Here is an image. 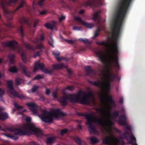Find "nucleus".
<instances>
[{
	"label": "nucleus",
	"instance_id": "obj_46",
	"mask_svg": "<svg viewBox=\"0 0 145 145\" xmlns=\"http://www.w3.org/2000/svg\"><path fill=\"white\" fill-rule=\"evenodd\" d=\"M2 60L0 59V62H1Z\"/></svg>",
	"mask_w": 145,
	"mask_h": 145
},
{
	"label": "nucleus",
	"instance_id": "obj_2",
	"mask_svg": "<svg viewBox=\"0 0 145 145\" xmlns=\"http://www.w3.org/2000/svg\"><path fill=\"white\" fill-rule=\"evenodd\" d=\"M98 56L102 62H112L116 64V66H118V57L116 56L111 55L107 57L102 54H98Z\"/></svg>",
	"mask_w": 145,
	"mask_h": 145
},
{
	"label": "nucleus",
	"instance_id": "obj_24",
	"mask_svg": "<svg viewBox=\"0 0 145 145\" xmlns=\"http://www.w3.org/2000/svg\"><path fill=\"white\" fill-rule=\"evenodd\" d=\"M67 131V129H64L61 131V133L62 135H63L65 133H66Z\"/></svg>",
	"mask_w": 145,
	"mask_h": 145
},
{
	"label": "nucleus",
	"instance_id": "obj_14",
	"mask_svg": "<svg viewBox=\"0 0 145 145\" xmlns=\"http://www.w3.org/2000/svg\"><path fill=\"white\" fill-rule=\"evenodd\" d=\"M83 24L85 26L88 28H91L92 27V25L89 24L84 23H83Z\"/></svg>",
	"mask_w": 145,
	"mask_h": 145
},
{
	"label": "nucleus",
	"instance_id": "obj_35",
	"mask_svg": "<svg viewBox=\"0 0 145 145\" xmlns=\"http://www.w3.org/2000/svg\"><path fill=\"white\" fill-rule=\"evenodd\" d=\"M45 0H41L39 2V5H42V3Z\"/></svg>",
	"mask_w": 145,
	"mask_h": 145
},
{
	"label": "nucleus",
	"instance_id": "obj_12",
	"mask_svg": "<svg viewBox=\"0 0 145 145\" xmlns=\"http://www.w3.org/2000/svg\"><path fill=\"white\" fill-rule=\"evenodd\" d=\"M91 142L92 143H96L98 142L97 139L94 137H91L90 139Z\"/></svg>",
	"mask_w": 145,
	"mask_h": 145
},
{
	"label": "nucleus",
	"instance_id": "obj_40",
	"mask_svg": "<svg viewBox=\"0 0 145 145\" xmlns=\"http://www.w3.org/2000/svg\"><path fill=\"white\" fill-rule=\"evenodd\" d=\"M63 65L62 64H61L60 65H58V67L59 68H62L63 67Z\"/></svg>",
	"mask_w": 145,
	"mask_h": 145
},
{
	"label": "nucleus",
	"instance_id": "obj_42",
	"mask_svg": "<svg viewBox=\"0 0 145 145\" xmlns=\"http://www.w3.org/2000/svg\"><path fill=\"white\" fill-rule=\"evenodd\" d=\"M53 97H57V95H53Z\"/></svg>",
	"mask_w": 145,
	"mask_h": 145
},
{
	"label": "nucleus",
	"instance_id": "obj_27",
	"mask_svg": "<svg viewBox=\"0 0 145 145\" xmlns=\"http://www.w3.org/2000/svg\"><path fill=\"white\" fill-rule=\"evenodd\" d=\"M46 13V12L45 10H43L40 12H39V14L40 15H43L45 14Z\"/></svg>",
	"mask_w": 145,
	"mask_h": 145
},
{
	"label": "nucleus",
	"instance_id": "obj_3",
	"mask_svg": "<svg viewBox=\"0 0 145 145\" xmlns=\"http://www.w3.org/2000/svg\"><path fill=\"white\" fill-rule=\"evenodd\" d=\"M70 98H73L76 101H80L81 103L83 104L87 103L88 100V97L85 95L80 94L75 97H73L72 96H71L70 97Z\"/></svg>",
	"mask_w": 145,
	"mask_h": 145
},
{
	"label": "nucleus",
	"instance_id": "obj_1",
	"mask_svg": "<svg viewBox=\"0 0 145 145\" xmlns=\"http://www.w3.org/2000/svg\"><path fill=\"white\" fill-rule=\"evenodd\" d=\"M60 112L59 109H54L50 113L47 112L44 110L43 111L42 115H39V116L44 122L50 123L53 121V116L56 117V115L59 116Z\"/></svg>",
	"mask_w": 145,
	"mask_h": 145
},
{
	"label": "nucleus",
	"instance_id": "obj_21",
	"mask_svg": "<svg viewBox=\"0 0 145 145\" xmlns=\"http://www.w3.org/2000/svg\"><path fill=\"white\" fill-rule=\"evenodd\" d=\"M45 26L48 29H51V27L50 25L48 23H46L45 25Z\"/></svg>",
	"mask_w": 145,
	"mask_h": 145
},
{
	"label": "nucleus",
	"instance_id": "obj_15",
	"mask_svg": "<svg viewBox=\"0 0 145 145\" xmlns=\"http://www.w3.org/2000/svg\"><path fill=\"white\" fill-rule=\"evenodd\" d=\"M112 51L113 53H117V48L116 46H113L112 49Z\"/></svg>",
	"mask_w": 145,
	"mask_h": 145
},
{
	"label": "nucleus",
	"instance_id": "obj_17",
	"mask_svg": "<svg viewBox=\"0 0 145 145\" xmlns=\"http://www.w3.org/2000/svg\"><path fill=\"white\" fill-rule=\"evenodd\" d=\"M25 2L24 1L22 2L20 4V5L17 7V8L16 9V10H18L20 8L22 7L25 5Z\"/></svg>",
	"mask_w": 145,
	"mask_h": 145
},
{
	"label": "nucleus",
	"instance_id": "obj_11",
	"mask_svg": "<svg viewBox=\"0 0 145 145\" xmlns=\"http://www.w3.org/2000/svg\"><path fill=\"white\" fill-rule=\"evenodd\" d=\"M9 71L12 72H15L17 71V69L15 67H12L9 68Z\"/></svg>",
	"mask_w": 145,
	"mask_h": 145
},
{
	"label": "nucleus",
	"instance_id": "obj_8",
	"mask_svg": "<svg viewBox=\"0 0 145 145\" xmlns=\"http://www.w3.org/2000/svg\"><path fill=\"white\" fill-rule=\"evenodd\" d=\"M8 118V115L6 113H2L0 114V120H3Z\"/></svg>",
	"mask_w": 145,
	"mask_h": 145
},
{
	"label": "nucleus",
	"instance_id": "obj_23",
	"mask_svg": "<svg viewBox=\"0 0 145 145\" xmlns=\"http://www.w3.org/2000/svg\"><path fill=\"white\" fill-rule=\"evenodd\" d=\"M21 56H22V59L23 61H24V62H25L26 60V58L25 56H24V55L23 54H22Z\"/></svg>",
	"mask_w": 145,
	"mask_h": 145
},
{
	"label": "nucleus",
	"instance_id": "obj_26",
	"mask_svg": "<svg viewBox=\"0 0 145 145\" xmlns=\"http://www.w3.org/2000/svg\"><path fill=\"white\" fill-rule=\"evenodd\" d=\"M38 87L36 86H34L32 88V91L33 92L35 91L38 88Z\"/></svg>",
	"mask_w": 145,
	"mask_h": 145
},
{
	"label": "nucleus",
	"instance_id": "obj_30",
	"mask_svg": "<svg viewBox=\"0 0 145 145\" xmlns=\"http://www.w3.org/2000/svg\"><path fill=\"white\" fill-rule=\"evenodd\" d=\"M85 68V69L86 71H88L91 69L90 67L89 66L86 67Z\"/></svg>",
	"mask_w": 145,
	"mask_h": 145
},
{
	"label": "nucleus",
	"instance_id": "obj_32",
	"mask_svg": "<svg viewBox=\"0 0 145 145\" xmlns=\"http://www.w3.org/2000/svg\"><path fill=\"white\" fill-rule=\"evenodd\" d=\"M50 92V90L49 89H47L46 91V94L47 95H48Z\"/></svg>",
	"mask_w": 145,
	"mask_h": 145
},
{
	"label": "nucleus",
	"instance_id": "obj_28",
	"mask_svg": "<svg viewBox=\"0 0 145 145\" xmlns=\"http://www.w3.org/2000/svg\"><path fill=\"white\" fill-rule=\"evenodd\" d=\"M67 88L69 90H72L74 89V88L72 86H68L67 87Z\"/></svg>",
	"mask_w": 145,
	"mask_h": 145
},
{
	"label": "nucleus",
	"instance_id": "obj_41",
	"mask_svg": "<svg viewBox=\"0 0 145 145\" xmlns=\"http://www.w3.org/2000/svg\"><path fill=\"white\" fill-rule=\"evenodd\" d=\"M84 12V11L83 10H82L79 13L80 14H82V13H83Z\"/></svg>",
	"mask_w": 145,
	"mask_h": 145
},
{
	"label": "nucleus",
	"instance_id": "obj_19",
	"mask_svg": "<svg viewBox=\"0 0 145 145\" xmlns=\"http://www.w3.org/2000/svg\"><path fill=\"white\" fill-rule=\"evenodd\" d=\"M8 86H9V90L10 91H11V89H12L11 86H12V82L11 81H8Z\"/></svg>",
	"mask_w": 145,
	"mask_h": 145
},
{
	"label": "nucleus",
	"instance_id": "obj_45",
	"mask_svg": "<svg viewBox=\"0 0 145 145\" xmlns=\"http://www.w3.org/2000/svg\"><path fill=\"white\" fill-rule=\"evenodd\" d=\"M97 36V35H96V33H95V36Z\"/></svg>",
	"mask_w": 145,
	"mask_h": 145
},
{
	"label": "nucleus",
	"instance_id": "obj_6",
	"mask_svg": "<svg viewBox=\"0 0 145 145\" xmlns=\"http://www.w3.org/2000/svg\"><path fill=\"white\" fill-rule=\"evenodd\" d=\"M27 105L29 109L32 110L34 114L35 113V111H37V110L35 109L34 108L35 107H37V106L34 103H28Z\"/></svg>",
	"mask_w": 145,
	"mask_h": 145
},
{
	"label": "nucleus",
	"instance_id": "obj_48",
	"mask_svg": "<svg viewBox=\"0 0 145 145\" xmlns=\"http://www.w3.org/2000/svg\"><path fill=\"white\" fill-rule=\"evenodd\" d=\"M1 77V75L0 74V78Z\"/></svg>",
	"mask_w": 145,
	"mask_h": 145
},
{
	"label": "nucleus",
	"instance_id": "obj_10",
	"mask_svg": "<svg viewBox=\"0 0 145 145\" xmlns=\"http://www.w3.org/2000/svg\"><path fill=\"white\" fill-rule=\"evenodd\" d=\"M54 141V140L52 138H48L47 139L46 143L47 145L51 144Z\"/></svg>",
	"mask_w": 145,
	"mask_h": 145
},
{
	"label": "nucleus",
	"instance_id": "obj_29",
	"mask_svg": "<svg viewBox=\"0 0 145 145\" xmlns=\"http://www.w3.org/2000/svg\"><path fill=\"white\" fill-rule=\"evenodd\" d=\"M31 118L29 117H27L26 119V121L27 122H28L31 121Z\"/></svg>",
	"mask_w": 145,
	"mask_h": 145
},
{
	"label": "nucleus",
	"instance_id": "obj_16",
	"mask_svg": "<svg viewBox=\"0 0 145 145\" xmlns=\"http://www.w3.org/2000/svg\"><path fill=\"white\" fill-rule=\"evenodd\" d=\"M48 42L52 46H53V40L52 39V37L51 36L50 37V39L48 40Z\"/></svg>",
	"mask_w": 145,
	"mask_h": 145
},
{
	"label": "nucleus",
	"instance_id": "obj_13",
	"mask_svg": "<svg viewBox=\"0 0 145 145\" xmlns=\"http://www.w3.org/2000/svg\"><path fill=\"white\" fill-rule=\"evenodd\" d=\"M65 18L66 16L65 15H61L60 17H59V22H61L64 20L65 19Z\"/></svg>",
	"mask_w": 145,
	"mask_h": 145
},
{
	"label": "nucleus",
	"instance_id": "obj_7",
	"mask_svg": "<svg viewBox=\"0 0 145 145\" xmlns=\"http://www.w3.org/2000/svg\"><path fill=\"white\" fill-rule=\"evenodd\" d=\"M44 66V65L43 64H40L39 61H37L35 63V68L34 69V71L35 72L36 70L39 68L41 69V67H42Z\"/></svg>",
	"mask_w": 145,
	"mask_h": 145
},
{
	"label": "nucleus",
	"instance_id": "obj_9",
	"mask_svg": "<svg viewBox=\"0 0 145 145\" xmlns=\"http://www.w3.org/2000/svg\"><path fill=\"white\" fill-rule=\"evenodd\" d=\"M53 54L54 56L56 58L58 61H59L61 59H62V58H59V52H57L56 51H55L53 52Z\"/></svg>",
	"mask_w": 145,
	"mask_h": 145
},
{
	"label": "nucleus",
	"instance_id": "obj_47",
	"mask_svg": "<svg viewBox=\"0 0 145 145\" xmlns=\"http://www.w3.org/2000/svg\"><path fill=\"white\" fill-rule=\"evenodd\" d=\"M64 99V98H61V99Z\"/></svg>",
	"mask_w": 145,
	"mask_h": 145
},
{
	"label": "nucleus",
	"instance_id": "obj_34",
	"mask_svg": "<svg viewBox=\"0 0 145 145\" xmlns=\"http://www.w3.org/2000/svg\"><path fill=\"white\" fill-rule=\"evenodd\" d=\"M103 142L104 143H105V144H108L109 143L108 141L106 140H103Z\"/></svg>",
	"mask_w": 145,
	"mask_h": 145
},
{
	"label": "nucleus",
	"instance_id": "obj_43",
	"mask_svg": "<svg viewBox=\"0 0 145 145\" xmlns=\"http://www.w3.org/2000/svg\"><path fill=\"white\" fill-rule=\"evenodd\" d=\"M39 22V21L38 20H37L35 22V23L36 22V23H38Z\"/></svg>",
	"mask_w": 145,
	"mask_h": 145
},
{
	"label": "nucleus",
	"instance_id": "obj_36",
	"mask_svg": "<svg viewBox=\"0 0 145 145\" xmlns=\"http://www.w3.org/2000/svg\"><path fill=\"white\" fill-rule=\"evenodd\" d=\"M18 31L19 32L20 31L22 33V27H20L19 28Z\"/></svg>",
	"mask_w": 145,
	"mask_h": 145
},
{
	"label": "nucleus",
	"instance_id": "obj_5",
	"mask_svg": "<svg viewBox=\"0 0 145 145\" xmlns=\"http://www.w3.org/2000/svg\"><path fill=\"white\" fill-rule=\"evenodd\" d=\"M100 99L102 101L104 100L105 101H109V103L112 101V97L110 96H108L107 95H105L101 97Z\"/></svg>",
	"mask_w": 145,
	"mask_h": 145
},
{
	"label": "nucleus",
	"instance_id": "obj_38",
	"mask_svg": "<svg viewBox=\"0 0 145 145\" xmlns=\"http://www.w3.org/2000/svg\"><path fill=\"white\" fill-rule=\"evenodd\" d=\"M14 57V56L13 55H10L9 57V58L10 60H11V59Z\"/></svg>",
	"mask_w": 145,
	"mask_h": 145
},
{
	"label": "nucleus",
	"instance_id": "obj_4",
	"mask_svg": "<svg viewBox=\"0 0 145 145\" xmlns=\"http://www.w3.org/2000/svg\"><path fill=\"white\" fill-rule=\"evenodd\" d=\"M24 128L27 130H34V131H38V129L35 128L31 124H28L23 127Z\"/></svg>",
	"mask_w": 145,
	"mask_h": 145
},
{
	"label": "nucleus",
	"instance_id": "obj_25",
	"mask_svg": "<svg viewBox=\"0 0 145 145\" xmlns=\"http://www.w3.org/2000/svg\"><path fill=\"white\" fill-rule=\"evenodd\" d=\"M16 42L15 41H13L12 42H9V45L10 46H12L14 44H16Z\"/></svg>",
	"mask_w": 145,
	"mask_h": 145
},
{
	"label": "nucleus",
	"instance_id": "obj_37",
	"mask_svg": "<svg viewBox=\"0 0 145 145\" xmlns=\"http://www.w3.org/2000/svg\"><path fill=\"white\" fill-rule=\"evenodd\" d=\"M80 28H78L76 27H74L73 28V29L74 30H80Z\"/></svg>",
	"mask_w": 145,
	"mask_h": 145
},
{
	"label": "nucleus",
	"instance_id": "obj_44",
	"mask_svg": "<svg viewBox=\"0 0 145 145\" xmlns=\"http://www.w3.org/2000/svg\"><path fill=\"white\" fill-rule=\"evenodd\" d=\"M2 98V96L0 95V99Z\"/></svg>",
	"mask_w": 145,
	"mask_h": 145
},
{
	"label": "nucleus",
	"instance_id": "obj_39",
	"mask_svg": "<svg viewBox=\"0 0 145 145\" xmlns=\"http://www.w3.org/2000/svg\"><path fill=\"white\" fill-rule=\"evenodd\" d=\"M75 20H78V21H81V19L79 18V17H76L75 18Z\"/></svg>",
	"mask_w": 145,
	"mask_h": 145
},
{
	"label": "nucleus",
	"instance_id": "obj_31",
	"mask_svg": "<svg viewBox=\"0 0 145 145\" xmlns=\"http://www.w3.org/2000/svg\"><path fill=\"white\" fill-rule=\"evenodd\" d=\"M65 41L69 43L72 44L73 43V42L72 40H66Z\"/></svg>",
	"mask_w": 145,
	"mask_h": 145
},
{
	"label": "nucleus",
	"instance_id": "obj_22",
	"mask_svg": "<svg viewBox=\"0 0 145 145\" xmlns=\"http://www.w3.org/2000/svg\"><path fill=\"white\" fill-rule=\"evenodd\" d=\"M6 136L8 137H10V138H11L13 140H16V139H18V137H14V136H10H10H8V135H6Z\"/></svg>",
	"mask_w": 145,
	"mask_h": 145
},
{
	"label": "nucleus",
	"instance_id": "obj_33",
	"mask_svg": "<svg viewBox=\"0 0 145 145\" xmlns=\"http://www.w3.org/2000/svg\"><path fill=\"white\" fill-rule=\"evenodd\" d=\"M44 36L43 35H41L40 37V40L41 41L43 40L44 39Z\"/></svg>",
	"mask_w": 145,
	"mask_h": 145
},
{
	"label": "nucleus",
	"instance_id": "obj_18",
	"mask_svg": "<svg viewBox=\"0 0 145 145\" xmlns=\"http://www.w3.org/2000/svg\"><path fill=\"white\" fill-rule=\"evenodd\" d=\"M78 40L82 42L85 43H87L88 42V40L86 39H82L80 38L78 39Z\"/></svg>",
	"mask_w": 145,
	"mask_h": 145
},
{
	"label": "nucleus",
	"instance_id": "obj_20",
	"mask_svg": "<svg viewBox=\"0 0 145 145\" xmlns=\"http://www.w3.org/2000/svg\"><path fill=\"white\" fill-rule=\"evenodd\" d=\"M43 78L42 76L39 75H38L35 77L34 78H33V80L35 79H39Z\"/></svg>",
	"mask_w": 145,
	"mask_h": 145
}]
</instances>
